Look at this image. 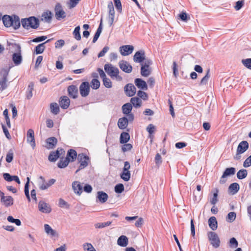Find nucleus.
<instances>
[{
  "label": "nucleus",
  "mask_w": 251,
  "mask_h": 251,
  "mask_svg": "<svg viewBox=\"0 0 251 251\" xmlns=\"http://www.w3.org/2000/svg\"><path fill=\"white\" fill-rule=\"evenodd\" d=\"M3 23L7 27L12 26L15 29H17L20 26V19L17 16H10L4 15L2 18Z\"/></svg>",
  "instance_id": "f257e3e1"
},
{
  "label": "nucleus",
  "mask_w": 251,
  "mask_h": 251,
  "mask_svg": "<svg viewBox=\"0 0 251 251\" xmlns=\"http://www.w3.org/2000/svg\"><path fill=\"white\" fill-rule=\"evenodd\" d=\"M11 46L14 51L12 55V60L15 66H18L22 63L23 60L21 46L17 44H11Z\"/></svg>",
  "instance_id": "f03ea898"
},
{
  "label": "nucleus",
  "mask_w": 251,
  "mask_h": 251,
  "mask_svg": "<svg viewBox=\"0 0 251 251\" xmlns=\"http://www.w3.org/2000/svg\"><path fill=\"white\" fill-rule=\"evenodd\" d=\"M104 68L105 72L111 78L115 77L118 80H122V77L119 75V70L118 68L111 64H106Z\"/></svg>",
  "instance_id": "7ed1b4c3"
},
{
  "label": "nucleus",
  "mask_w": 251,
  "mask_h": 251,
  "mask_svg": "<svg viewBox=\"0 0 251 251\" xmlns=\"http://www.w3.org/2000/svg\"><path fill=\"white\" fill-rule=\"evenodd\" d=\"M151 63V60L147 59L141 64V74L143 76L147 77L151 74V68L150 66Z\"/></svg>",
  "instance_id": "20e7f679"
},
{
  "label": "nucleus",
  "mask_w": 251,
  "mask_h": 251,
  "mask_svg": "<svg viewBox=\"0 0 251 251\" xmlns=\"http://www.w3.org/2000/svg\"><path fill=\"white\" fill-rule=\"evenodd\" d=\"M208 239L211 244L215 248L220 246V241L218 235L213 232H209L208 233Z\"/></svg>",
  "instance_id": "39448f33"
},
{
  "label": "nucleus",
  "mask_w": 251,
  "mask_h": 251,
  "mask_svg": "<svg viewBox=\"0 0 251 251\" xmlns=\"http://www.w3.org/2000/svg\"><path fill=\"white\" fill-rule=\"evenodd\" d=\"M90 86L89 83L87 81L82 82L79 86V92L82 97H86L89 94Z\"/></svg>",
  "instance_id": "423d86ee"
},
{
  "label": "nucleus",
  "mask_w": 251,
  "mask_h": 251,
  "mask_svg": "<svg viewBox=\"0 0 251 251\" xmlns=\"http://www.w3.org/2000/svg\"><path fill=\"white\" fill-rule=\"evenodd\" d=\"M77 157L80 163V166L79 169L76 170V173H77L79 170L85 168L88 164L89 159V157L84 154H79Z\"/></svg>",
  "instance_id": "0eeeda50"
},
{
  "label": "nucleus",
  "mask_w": 251,
  "mask_h": 251,
  "mask_svg": "<svg viewBox=\"0 0 251 251\" xmlns=\"http://www.w3.org/2000/svg\"><path fill=\"white\" fill-rule=\"evenodd\" d=\"M44 231L48 236L51 238H57L59 236L58 232L53 229L49 225H44Z\"/></svg>",
  "instance_id": "6e6552de"
},
{
  "label": "nucleus",
  "mask_w": 251,
  "mask_h": 251,
  "mask_svg": "<svg viewBox=\"0 0 251 251\" xmlns=\"http://www.w3.org/2000/svg\"><path fill=\"white\" fill-rule=\"evenodd\" d=\"M38 209L41 212L43 213H50L51 211V208L50 204L43 201L39 202Z\"/></svg>",
  "instance_id": "1a4fd4ad"
},
{
  "label": "nucleus",
  "mask_w": 251,
  "mask_h": 251,
  "mask_svg": "<svg viewBox=\"0 0 251 251\" xmlns=\"http://www.w3.org/2000/svg\"><path fill=\"white\" fill-rule=\"evenodd\" d=\"M54 11L55 17L57 20H60L66 17V13L63 10L62 6L60 3H57L56 5Z\"/></svg>",
  "instance_id": "9d476101"
},
{
  "label": "nucleus",
  "mask_w": 251,
  "mask_h": 251,
  "mask_svg": "<svg viewBox=\"0 0 251 251\" xmlns=\"http://www.w3.org/2000/svg\"><path fill=\"white\" fill-rule=\"evenodd\" d=\"M108 13H109V23L111 25L113 23L115 17V10L112 1H110L108 3Z\"/></svg>",
  "instance_id": "9b49d317"
},
{
  "label": "nucleus",
  "mask_w": 251,
  "mask_h": 251,
  "mask_svg": "<svg viewBox=\"0 0 251 251\" xmlns=\"http://www.w3.org/2000/svg\"><path fill=\"white\" fill-rule=\"evenodd\" d=\"M27 142L31 146L33 149H34L36 144L34 131L32 129H28L27 132Z\"/></svg>",
  "instance_id": "f8f14e48"
},
{
  "label": "nucleus",
  "mask_w": 251,
  "mask_h": 251,
  "mask_svg": "<svg viewBox=\"0 0 251 251\" xmlns=\"http://www.w3.org/2000/svg\"><path fill=\"white\" fill-rule=\"evenodd\" d=\"M120 69L126 73H130L132 72V67L127 61L122 60L119 62Z\"/></svg>",
  "instance_id": "ddd939ff"
},
{
  "label": "nucleus",
  "mask_w": 251,
  "mask_h": 251,
  "mask_svg": "<svg viewBox=\"0 0 251 251\" xmlns=\"http://www.w3.org/2000/svg\"><path fill=\"white\" fill-rule=\"evenodd\" d=\"M133 60L135 62H143L145 60V51L141 50L137 51L134 55Z\"/></svg>",
  "instance_id": "4468645a"
},
{
  "label": "nucleus",
  "mask_w": 251,
  "mask_h": 251,
  "mask_svg": "<svg viewBox=\"0 0 251 251\" xmlns=\"http://www.w3.org/2000/svg\"><path fill=\"white\" fill-rule=\"evenodd\" d=\"M134 48L131 45H125L120 47V52L122 55L126 56L131 54Z\"/></svg>",
  "instance_id": "2eb2a0df"
},
{
  "label": "nucleus",
  "mask_w": 251,
  "mask_h": 251,
  "mask_svg": "<svg viewBox=\"0 0 251 251\" xmlns=\"http://www.w3.org/2000/svg\"><path fill=\"white\" fill-rule=\"evenodd\" d=\"M125 91L127 96L132 97L136 93V88L133 84H128L125 86Z\"/></svg>",
  "instance_id": "dca6fc26"
},
{
  "label": "nucleus",
  "mask_w": 251,
  "mask_h": 251,
  "mask_svg": "<svg viewBox=\"0 0 251 251\" xmlns=\"http://www.w3.org/2000/svg\"><path fill=\"white\" fill-rule=\"evenodd\" d=\"M68 94L70 97L75 99L78 96V89L75 85H72L68 87Z\"/></svg>",
  "instance_id": "f3484780"
},
{
  "label": "nucleus",
  "mask_w": 251,
  "mask_h": 251,
  "mask_svg": "<svg viewBox=\"0 0 251 251\" xmlns=\"http://www.w3.org/2000/svg\"><path fill=\"white\" fill-rule=\"evenodd\" d=\"M59 104L61 107L63 109H67L69 107L70 103V100L67 96H62L60 98Z\"/></svg>",
  "instance_id": "a211bd4d"
},
{
  "label": "nucleus",
  "mask_w": 251,
  "mask_h": 251,
  "mask_svg": "<svg viewBox=\"0 0 251 251\" xmlns=\"http://www.w3.org/2000/svg\"><path fill=\"white\" fill-rule=\"evenodd\" d=\"M249 148V144L246 141L241 142L238 145L237 149V152L243 153Z\"/></svg>",
  "instance_id": "6ab92c4d"
},
{
  "label": "nucleus",
  "mask_w": 251,
  "mask_h": 251,
  "mask_svg": "<svg viewBox=\"0 0 251 251\" xmlns=\"http://www.w3.org/2000/svg\"><path fill=\"white\" fill-rule=\"evenodd\" d=\"M134 83L136 86L140 89L143 90H147L148 89L147 83L141 78H136Z\"/></svg>",
  "instance_id": "aec40b11"
},
{
  "label": "nucleus",
  "mask_w": 251,
  "mask_h": 251,
  "mask_svg": "<svg viewBox=\"0 0 251 251\" xmlns=\"http://www.w3.org/2000/svg\"><path fill=\"white\" fill-rule=\"evenodd\" d=\"M64 152L65 151L62 149L57 150L55 152H52L49 156V160L51 162L55 161L60 156V154Z\"/></svg>",
  "instance_id": "412c9836"
},
{
  "label": "nucleus",
  "mask_w": 251,
  "mask_h": 251,
  "mask_svg": "<svg viewBox=\"0 0 251 251\" xmlns=\"http://www.w3.org/2000/svg\"><path fill=\"white\" fill-rule=\"evenodd\" d=\"M1 201L5 206H9L13 204V199L11 196H4V194L0 197Z\"/></svg>",
  "instance_id": "4be33fe9"
},
{
  "label": "nucleus",
  "mask_w": 251,
  "mask_h": 251,
  "mask_svg": "<svg viewBox=\"0 0 251 251\" xmlns=\"http://www.w3.org/2000/svg\"><path fill=\"white\" fill-rule=\"evenodd\" d=\"M108 195L103 191H98L97 193V199L100 203H104L108 199Z\"/></svg>",
  "instance_id": "5701e85b"
},
{
  "label": "nucleus",
  "mask_w": 251,
  "mask_h": 251,
  "mask_svg": "<svg viewBox=\"0 0 251 251\" xmlns=\"http://www.w3.org/2000/svg\"><path fill=\"white\" fill-rule=\"evenodd\" d=\"M4 179L8 182L12 181L13 180L15 181L18 184L21 183V181L17 176H11L8 173H4L3 175Z\"/></svg>",
  "instance_id": "b1692460"
},
{
  "label": "nucleus",
  "mask_w": 251,
  "mask_h": 251,
  "mask_svg": "<svg viewBox=\"0 0 251 251\" xmlns=\"http://www.w3.org/2000/svg\"><path fill=\"white\" fill-rule=\"evenodd\" d=\"M72 187L74 192L78 195H80L82 192V186L78 181H75L72 184Z\"/></svg>",
  "instance_id": "393cba45"
},
{
  "label": "nucleus",
  "mask_w": 251,
  "mask_h": 251,
  "mask_svg": "<svg viewBox=\"0 0 251 251\" xmlns=\"http://www.w3.org/2000/svg\"><path fill=\"white\" fill-rule=\"evenodd\" d=\"M52 19V13L50 11H47L42 13L41 16V21L50 23Z\"/></svg>",
  "instance_id": "a878e982"
},
{
  "label": "nucleus",
  "mask_w": 251,
  "mask_h": 251,
  "mask_svg": "<svg viewBox=\"0 0 251 251\" xmlns=\"http://www.w3.org/2000/svg\"><path fill=\"white\" fill-rule=\"evenodd\" d=\"M128 244V239L125 235H122L120 236L117 240V244L121 246L125 247Z\"/></svg>",
  "instance_id": "bb28decb"
},
{
  "label": "nucleus",
  "mask_w": 251,
  "mask_h": 251,
  "mask_svg": "<svg viewBox=\"0 0 251 251\" xmlns=\"http://www.w3.org/2000/svg\"><path fill=\"white\" fill-rule=\"evenodd\" d=\"M208 225L211 229L215 230L217 228V221L215 217H211L208 220Z\"/></svg>",
  "instance_id": "cd10ccee"
},
{
  "label": "nucleus",
  "mask_w": 251,
  "mask_h": 251,
  "mask_svg": "<svg viewBox=\"0 0 251 251\" xmlns=\"http://www.w3.org/2000/svg\"><path fill=\"white\" fill-rule=\"evenodd\" d=\"M130 102L132 105H133V106L136 108L140 107L142 104L141 100L137 97L132 98L131 99Z\"/></svg>",
  "instance_id": "c85d7f7f"
},
{
  "label": "nucleus",
  "mask_w": 251,
  "mask_h": 251,
  "mask_svg": "<svg viewBox=\"0 0 251 251\" xmlns=\"http://www.w3.org/2000/svg\"><path fill=\"white\" fill-rule=\"evenodd\" d=\"M127 119L126 117L120 118L118 122V126L121 129H125L127 126Z\"/></svg>",
  "instance_id": "c756f323"
},
{
  "label": "nucleus",
  "mask_w": 251,
  "mask_h": 251,
  "mask_svg": "<svg viewBox=\"0 0 251 251\" xmlns=\"http://www.w3.org/2000/svg\"><path fill=\"white\" fill-rule=\"evenodd\" d=\"M30 27L32 28L36 29L39 26V21L35 17H29Z\"/></svg>",
  "instance_id": "7c9ffc66"
},
{
  "label": "nucleus",
  "mask_w": 251,
  "mask_h": 251,
  "mask_svg": "<svg viewBox=\"0 0 251 251\" xmlns=\"http://www.w3.org/2000/svg\"><path fill=\"white\" fill-rule=\"evenodd\" d=\"M77 156L76 152L74 150H70L67 153V159L69 160V161H74L76 158Z\"/></svg>",
  "instance_id": "2f4dec72"
},
{
  "label": "nucleus",
  "mask_w": 251,
  "mask_h": 251,
  "mask_svg": "<svg viewBox=\"0 0 251 251\" xmlns=\"http://www.w3.org/2000/svg\"><path fill=\"white\" fill-rule=\"evenodd\" d=\"M239 190V185L237 183H233L230 184L228 188L229 193L234 195L236 194Z\"/></svg>",
  "instance_id": "473e14b6"
},
{
  "label": "nucleus",
  "mask_w": 251,
  "mask_h": 251,
  "mask_svg": "<svg viewBox=\"0 0 251 251\" xmlns=\"http://www.w3.org/2000/svg\"><path fill=\"white\" fill-rule=\"evenodd\" d=\"M34 83L33 82H30L28 86V88L27 89L26 97L27 99H30L32 96V91L34 90Z\"/></svg>",
  "instance_id": "72a5a7b5"
},
{
  "label": "nucleus",
  "mask_w": 251,
  "mask_h": 251,
  "mask_svg": "<svg viewBox=\"0 0 251 251\" xmlns=\"http://www.w3.org/2000/svg\"><path fill=\"white\" fill-rule=\"evenodd\" d=\"M46 143L48 149H52L57 143V139L55 137H50L47 140Z\"/></svg>",
  "instance_id": "f704fd0d"
},
{
  "label": "nucleus",
  "mask_w": 251,
  "mask_h": 251,
  "mask_svg": "<svg viewBox=\"0 0 251 251\" xmlns=\"http://www.w3.org/2000/svg\"><path fill=\"white\" fill-rule=\"evenodd\" d=\"M50 41V40H48L45 42L43 43H41L40 44H39L37 45L35 48V52L36 54H41L43 52L45 49V44L48 42Z\"/></svg>",
  "instance_id": "c9c22d12"
},
{
  "label": "nucleus",
  "mask_w": 251,
  "mask_h": 251,
  "mask_svg": "<svg viewBox=\"0 0 251 251\" xmlns=\"http://www.w3.org/2000/svg\"><path fill=\"white\" fill-rule=\"evenodd\" d=\"M235 169L234 168L231 167L229 168H226L223 173L222 178H225L227 176L234 175L235 173Z\"/></svg>",
  "instance_id": "e433bc0d"
},
{
  "label": "nucleus",
  "mask_w": 251,
  "mask_h": 251,
  "mask_svg": "<svg viewBox=\"0 0 251 251\" xmlns=\"http://www.w3.org/2000/svg\"><path fill=\"white\" fill-rule=\"evenodd\" d=\"M130 139L129 134L127 132H123L120 136V142L122 144L127 143Z\"/></svg>",
  "instance_id": "4c0bfd02"
},
{
  "label": "nucleus",
  "mask_w": 251,
  "mask_h": 251,
  "mask_svg": "<svg viewBox=\"0 0 251 251\" xmlns=\"http://www.w3.org/2000/svg\"><path fill=\"white\" fill-rule=\"evenodd\" d=\"M146 130L149 133V138L151 139H152V134L154 133L155 131V126L151 124H149L147 127Z\"/></svg>",
  "instance_id": "58836bf2"
},
{
  "label": "nucleus",
  "mask_w": 251,
  "mask_h": 251,
  "mask_svg": "<svg viewBox=\"0 0 251 251\" xmlns=\"http://www.w3.org/2000/svg\"><path fill=\"white\" fill-rule=\"evenodd\" d=\"M212 192H213V197L210 200V202L212 204L215 205L218 201V194L219 191L218 189H214Z\"/></svg>",
  "instance_id": "ea45409f"
},
{
  "label": "nucleus",
  "mask_w": 251,
  "mask_h": 251,
  "mask_svg": "<svg viewBox=\"0 0 251 251\" xmlns=\"http://www.w3.org/2000/svg\"><path fill=\"white\" fill-rule=\"evenodd\" d=\"M121 177L125 181H127L130 178V173L129 171L123 170V173L121 174Z\"/></svg>",
  "instance_id": "a19ab883"
},
{
  "label": "nucleus",
  "mask_w": 251,
  "mask_h": 251,
  "mask_svg": "<svg viewBox=\"0 0 251 251\" xmlns=\"http://www.w3.org/2000/svg\"><path fill=\"white\" fill-rule=\"evenodd\" d=\"M80 26H76L73 32V34L74 35V38L76 40H78V41H79L81 39V35H80Z\"/></svg>",
  "instance_id": "79ce46f5"
},
{
  "label": "nucleus",
  "mask_w": 251,
  "mask_h": 251,
  "mask_svg": "<svg viewBox=\"0 0 251 251\" xmlns=\"http://www.w3.org/2000/svg\"><path fill=\"white\" fill-rule=\"evenodd\" d=\"M7 82V75H3L1 79L0 80V86L2 90H4L6 88Z\"/></svg>",
  "instance_id": "37998d69"
},
{
  "label": "nucleus",
  "mask_w": 251,
  "mask_h": 251,
  "mask_svg": "<svg viewBox=\"0 0 251 251\" xmlns=\"http://www.w3.org/2000/svg\"><path fill=\"white\" fill-rule=\"evenodd\" d=\"M84 251H97L93 246L89 243H85L82 245Z\"/></svg>",
  "instance_id": "c03bdc74"
},
{
  "label": "nucleus",
  "mask_w": 251,
  "mask_h": 251,
  "mask_svg": "<svg viewBox=\"0 0 251 251\" xmlns=\"http://www.w3.org/2000/svg\"><path fill=\"white\" fill-rule=\"evenodd\" d=\"M21 23L24 28L27 29L31 28L29 18L23 19L21 21Z\"/></svg>",
  "instance_id": "a18cd8bd"
},
{
  "label": "nucleus",
  "mask_w": 251,
  "mask_h": 251,
  "mask_svg": "<svg viewBox=\"0 0 251 251\" xmlns=\"http://www.w3.org/2000/svg\"><path fill=\"white\" fill-rule=\"evenodd\" d=\"M210 77V70L208 69L206 72V75L202 77L200 82V85H206L207 83L208 80Z\"/></svg>",
  "instance_id": "49530a36"
},
{
  "label": "nucleus",
  "mask_w": 251,
  "mask_h": 251,
  "mask_svg": "<svg viewBox=\"0 0 251 251\" xmlns=\"http://www.w3.org/2000/svg\"><path fill=\"white\" fill-rule=\"evenodd\" d=\"M247 176V171L245 169H242L237 173V177L240 179L245 178Z\"/></svg>",
  "instance_id": "de8ad7c7"
},
{
  "label": "nucleus",
  "mask_w": 251,
  "mask_h": 251,
  "mask_svg": "<svg viewBox=\"0 0 251 251\" xmlns=\"http://www.w3.org/2000/svg\"><path fill=\"white\" fill-rule=\"evenodd\" d=\"M91 86L93 89H98L100 86V82L97 78H93L91 82Z\"/></svg>",
  "instance_id": "09e8293b"
},
{
  "label": "nucleus",
  "mask_w": 251,
  "mask_h": 251,
  "mask_svg": "<svg viewBox=\"0 0 251 251\" xmlns=\"http://www.w3.org/2000/svg\"><path fill=\"white\" fill-rule=\"evenodd\" d=\"M7 220L9 223H14L17 226H20L21 225V222L19 219H14L11 216H8Z\"/></svg>",
  "instance_id": "8fccbe9b"
},
{
  "label": "nucleus",
  "mask_w": 251,
  "mask_h": 251,
  "mask_svg": "<svg viewBox=\"0 0 251 251\" xmlns=\"http://www.w3.org/2000/svg\"><path fill=\"white\" fill-rule=\"evenodd\" d=\"M236 217V214L234 212H229L226 218V221L229 223L233 222Z\"/></svg>",
  "instance_id": "3c124183"
},
{
  "label": "nucleus",
  "mask_w": 251,
  "mask_h": 251,
  "mask_svg": "<svg viewBox=\"0 0 251 251\" xmlns=\"http://www.w3.org/2000/svg\"><path fill=\"white\" fill-rule=\"evenodd\" d=\"M137 96L141 100L142 99L144 100H146L149 98L148 94L146 92L141 90L137 92Z\"/></svg>",
  "instance_id": "603ef678"
},
{
  "label": "nucleus",
  "mask_w": 251,
  "mask_h": 251,
  "mask_svg": "<svg viewBox=\"0 0 251 251\" xmlns=\"http://www.w3.org/2000/svg\"><path fill=\"white\" fill-rule=\"evenodd\" d=\"M46 183L47 182H46L45 178L43 176H40V177L39 178L38 183H39V188L41 190H44L47 189L42 188V186L43 187L46 186Z\"/></svg>",
  "instance_id": "864d4df0"
},
{
  "label": "nucleus",
  "mask_w": 251,
  "mask_h": 251,
  "mask_svg": "<svg viewBox=\"0 0 251 251\" xmlns=\"http://www.w3.org/2000/svg\"><path fill=\"white\" fill-rule=\"evenodd\" d=\"M111 224V222H107L105 223H98L95 225V227L96 228H102L106 226H109Z\"/></svg>",
  "instance_id": "5fc2aeb1"
},
{
  "label": "nucleus",
  "mask_w": 251,
  "mask_h": 251,
  "mask_svg": "<svg viewBox=\"0 0 251 251\" xmlns=\"http://www.w3.org/2000/svg\"><path fill=\"white\" fill-rule=\"evenodd\" d=\"M69 160L66 158L61 160L58 163V167L60 168H63L66 167L69 164Z\"/></svg>",
  "instance_id": "6e6d98bb"
},
{
  "label": "nucleus",
  "mask_w": 251,
  "mask_h": 251,
  "mask_svg": "<svg viewBox=\"0 0 251 251\" xmlns=\"http://www.w3.org/2000/svg\"><path fill=\"white\" fill-rule=\"evenodd\" d=\"M58 205L61 208H68L69 205L68 203L63 199L60 198L58 201Z\"/></svg>",
  "instance_id": "4d7b16f0"
},
{
  "label": "nucleus",
  "mask_w": 251,
  "mask_h": 251,
  "mask_svg": "<svg viewBox=\"0 0 251 251\" xmlns=\"http://www.w3.org/2000/svg\"><path fill=\"white\" fill-rule=\"evenodd\" d=\"M124 113L126 116L127 122H131L134 119V115L131 113V111H124Z\"/></svg>",
  "instance_id": "13d9d810"
},
{
  "label": "nucleus",
  "mask_w": 251,
  "mask_h": 251,
  "mask_svg": "<svg viewBox=\"0 0 251 251\" xmlns=\"http://www.w3.org/2000/svg\"><path fill=\"white\" fill-rule=\"evenodd\" d=\"M115 191L117 193H121L124 190V186L121 183L117 184L114 188Z\"/></svg>",
  "instance_id": "bf43d9fd"
},
{
  "label": "nucleus",
  "mask_w": 251,
  "mask_h": 251,
  "mask_svg": "<svg viewBox=\"0 0 251 251\" xmlns=\"http://www.w3.org/2000/svg\"><path fill=\"white\" fill-rule=\"evenodd\" d=\"M238 245V243L237 240L234 238H231L229 240V246L230 248H235Z\"/></svg>",
  "instance_id": "052dcab7"
},
{
  "label": "nucleus",
  "mask_w": 251,
  "mask_h": 251,
  "mask_svg": "<svg viewBox=\"0 0 251 251\" xmlns=\"http://www.w3.org/2000/svg\"><path fill=\"white\" fill-rule=\"evenodd\" d=\"M81 0H70L68 2V6L70 9L73 8L76 6Z\"/></svg>",
  "instance_id": "680f3d73"
},
{
  "label": "nucleus",
  "mask_w": 251,
  "mask_h": 251,
  "mask_svg": "<svg viewBox=\"0 0 251 251\" xmlns=\"http://www.w3.org/2000/svg\"><path fill=\"white\" fill-rule=\"evenodd\" d=\"M102 81L105 87L108 88L112 87V82L108 78H104V79H102Z\"/></svg>",
  "instance_id": "e2e57ef3"
},
{
  "label": "nucleus",
  "mask_w": 251,
  "mask_h": 251,
  "mask_svg": "<svg viewBox=\"0 0 251 251\" xmlns=\"http://www.w3.org/2000/svg\"><path fill=\"white\" fill-rule=\"evenodd\" d=\"M242 62L245 67L251 70V58L243 59Z\"/></svg>",
  "instance_id": "0e129e2a"
},
{
  "label": "nucleus",
  "mask_w": 251,
  "mask_h": 251,
  "mask_svg": "<svg viewBox=\"0 0 251 251\" xmlns=\"http://www.w3.org/2000/svg\"><path fill=\"white\" fill-rule=\"evenodd\" d=\"M14 154L12 151H9L6 156V161L7 163H11L13 160Z\"/></svg>",
  "instance_id": "69168bd1"
},
{
  "label": "nucleus",
  "mask_w": 251,
  "mask_h": 251,
  "mask_svg": "<svg viewBox=\"0 0 251 251\" xmlns=\"http://www.w3.org/2000/svg\"><path fill=\"white\" fill-rule=\"evenodd\" d=\"M116 9L121 12L122 10V6L120 0H113Z\"/></svg>",
  "instance_id": "338daca9"
},
{
  "label": "nucleus",
  "mask_w": 251,
  "mask_h": 251,
  "mask_svg": "<svg viewBox=\"0 0 251 251\" xmlns=\"http://www.w3.org/2000/svg\"><path fill=\"white\" fill-rule=\"evenodd\" d=\"M243 166L247 168L251 166V155L248 157L244 162Z\"/></svg>",
  "instance_id": "774afa93"
}]
</instances>
